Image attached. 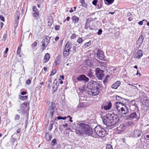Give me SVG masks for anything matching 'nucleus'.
<instances>
[{
    "label": "nucleus",
    "instance_id": "f8f14e48",
    "mask_svg": "<svg viewBox=\"0 0 149 149\" xmlns=\"http://www.w3.org/2000/svg\"><path fill=\"white\" fill-rule=\"evenodd\" d=\"M97 58L101 60H102L104 58V53L101 50L98 49L97 50V52L96 54Z\"/></svg>",
    "mask_w": 149,
    "mask_h": 149
},
{
    "label": "nucleus",
    "instance_id": "3c124183",
    "mask_svg": "<svg viewBox=\"0 0 149 149\" xmlns=\"http://www.w3.org/2000/svg\"><path fill=\"white\" fill-rule=\"evenodd\" d=\"M31 83V81L30 79H28L27 80L26 82V84H27L29 85Z\"/></svg>",
    "mask_w": 149,
    "mask_h": 149
},
{
    "label": "nucleus",
    "instance_id": "052dcab7",
    "mask_svg": "<svg viewBox=\"0 0 149 149\" xmlns=\"http://www.w3.org/2000/svg\"><path fill=\"white\" fill-rule=\"evenodd\" d=\"M139 24L140 25H142L143 24V21H140L139 22Z\"/></svg>",
    "mask_w": 149,
    "mask_h": 149
},
{
    "label": "nucleus",
    "instance_id": "393cba45",
    "mask_svg": "<svg viewBox=\"0 0 149 149\" xmlns=\"http://www.w3.org/2000/svg\"><path fill=\"white\" fill-rule=\"evenodd\" d=\"M45 138L47 141H49L51 140L52 136L51 135H50L49 133H47L45 135Z\"/></svg>",
    "mask_w": 149,
    "mask_h": 149
},
{
    "label": "nucleus",
    "instance_id": "cd10ccee",
    "mask_svg": "<svg viewBox=\"0 0 149 149\" xmlns=\"http://www.w3.org/2000/svg\"><path fill=\"white\" fill-rule=\"evenodd\" d=\"M61 58V55H58L56 58L55 62H56L58 63H59L60 61Z\"/></svg>",
    "mask_w": 149,
    "mask_h": 149
},
{
    "label": "nucleus",
    "instance_id": "412c9836",
    "mask_svg": "<svg viewBox=\"0 0 149 149\" xmlns=\"http://www.w3.org/2000/svg\"><path fill=\"white\" fill-rule=\"evenodd\" d=\"M50 58V55L49 53H47L44 56L43 59L44 62L46 63L47 62Z\"/></svg>",
    "mask_w": 149,
    "mask_h": 149
},
{
    "label": "nucleus",
    "instance_id": "bf43d9fd",
    "mask_svg": "<svg viewBox=\"0 0 149 149\" xmlns=\"http://www.w3.org/2000/svg\"><path fill=\"white\" fill-rule=\"evenodd\" d=\"M131 102L132 105H133L134 106L135 105V103L134 100L131 101Z\"/></svg>",
    "mask_w": 149,
    "mask_h": 149
},
{
    "label": "nucleus",
    "instance_id": "ea45409f",
    "mask_svg": "<svg viewBox=\"0 0 149 149\" xmlns=\"http://www.w3.org/2000/svg\"><path fill=\"white\" fill-rule=\"evenodd\" d=\"M67 118L66 117H62L61 116H58L57 117V119L58 120H61V119H63V120H65Z\"/></svg>",
    "mask_w": 149,
    "mask_h": 149
},
{
    "label": "nucleus",
    "instance_id": "f257e3e1",
    "mask_svg": "<svg viewBox=\"0 0 149 149\" xmlns=\"http://www.w3.org/2000/svg\"><path fill=\"white\" fill-rule=\"evenodd\" d=\"M116 100L119 101V102H116L115 103V107L118 113L120 114L122 113L127 114L129 112V109L123 102L126 101H129V100L118 95H116Z\"/></svg>",
    "mask_w": 149,
    "mask_h": 149
},
{
    "label": "nucleus",
    "instance_id": "4d7b16f0",
    "mask_svg": "<svg viewBox=\"0 0 149 149\" xmlns=\"http://www.w3.org/2000/svg\"><path fill=\"white\" fill-rule=\"evenodd\" d=\"M26 92L25 91H23L21 93V94L22 95H24L26 94Z\"/></svg>",
    "mask_w": 149,
    "mask_h": 149
},
{
    "label": "nucleus",
    "instance_id": "13d9d810",
    "mask_svg": "<svg viewBox=\"0 0 149 149\" xmlns=\"http://www.w3.org/2000/svg\"><path fill=\"white\" fill-rule=\"evenodd\" d=\"M68 149H72V146L71 145H68Z\"/></svg>",
    "mask_w": 149,
    "mask_h": 149
},
{
    "label": "nucleus",
    "instance_id": "c03bdc74",
    "mask_svg": "<svg viewBox=\"0 0 149 149\" xmlns=\"http://www.w3.org/2000/svg\"><path fill=\"white\" fill-rule=\"evenodd\" d=\"M37 42H35L31 45V47L32 48H34V47H36L37 46Z\"/></svg>",
    "mask_w": 149,
    "mask_h": 149
},
{
    "label": "nucleus",
    "instance_id": "603ef678",
    "mask_svg": "<svg viewBox=\"0 0 149 149\" xmlns=\"http://www.w3.org/2000/svg\"><path fill=\"white\" fill-rule=\"evenodd\" d=\"M102 32V30L101 29H100L98 30L97 33V34L98 35H100L101 34Z\"/></svg>",
    "mask_w": 149,
    "mask_h": 149
},
{
    "label": "nucleus",
    "instance_id": "aec40b11",
    "mask_svg": "<svg viewBox=\"0 0 149 149\" xmlns=\"http://www.w3.org/2000/svg\"><path fill=\"white\" fill-rule=\"evenodd\" d=\"M112 104L111 102H109L107 103V105L104 106V109L105 110H108L109 109L111 108Z\"/></svg>",
    "mask_w": 149,
    "mask_h": 149
},
{
    "label": "nucleus",
    "instance_id": "b1692460",
    "mask_svg": "<svg viewBox=\"0 0 149 149\" xmlns=\"http://www.w3.org/2000/svg\"><path fill=\"white\" fill-rule=\"evenodd\" d=\"M76 133L77 134L79 135H83V132L82 129L80 128L77 129L75 130Z\"/></svg>",
    "mask_w": 149,
    "mask_h": 149
},
{
    "label": "nucleus",
    "instance_id": "9d476101",
    "mask_svg": "<svg viewBox=\"0 0 149 149\" xmlns=\"http://www.w3.org/2000/svg\"><path fill=\"white\" fill-rule=\"evenodd\" d=\"M55 104L54 103L52 102L51 103V106L49 107V111L50 112L49 118H52V117L54 113V109L55 107Z\"/></svg>",
    "mask_w": 149,
    "mask_h": 149
},
{
    "label": "nucleus",
    "instance_id": "6ab92c4d",
    "mask_svg": "<svg viewBox=\"0 0 149 149\" xmlns=\"http://www.w3.org/2000/svg\"><path fill=\"white\" fill-rule=\"evenodd\" d=\"M126 128V127L123 124H121L120 126L117 128V130L118 131H123Z\"/></svg>",
    "mask_w": 149,
    "mask_h": 149
},
{
    "label": "nucleus",
    "instance_id": "a878e982",
    "mask_svg": "<svg viewBox=\"0 0 149 149\" xmlns=\"http://www.w3.org/2000/svg\"><path fill=\"white\" fill-rule=\"evenodd\" d=\"M111 76L109 75H107L105 77L104 80L103 81V83L104 85H105L106 84L108 81V79Z\"/></svg>",
    "mask_w": 149,
    "mask_h": 149
},
{
    "label": "nucleus",
    "instance_id": "2eb2a0df",
    "mask_svg": "<svg viewBox=\"0 0 149 149\" xmlns=\"http://www.w3.org/2000/svg\"><path fill=\"white\" fill-rule=\"evenodd\" d=\"M142 132L140 130H135L134 131V136L136 138L140 137L142 134Z\"/></svg>",
    "mask_w": 149,
    "mask_h": 149
},
{
    "label": "nucleus",
    "instance_id": "6e6d98bb",
    "mask_svg": "<svg viewBox=\"0 0 149 149\" xmlns=\"http://www.w3.org/2000/svg\"><path fill=\"white\" fill-rule=\"evenodd\" d=\"M80 2L81 3V5L83 6V4L84 3V0H80Z\"/></svg>",
    "mask_w": 149,
    "mask_h": 149
},
{
    "label": "nucleus",
    "instance_id": "c9c22d12",
    "mask_svg": "<svg viewBox=\"0 0 149 149\" xmlns=\"http://www.w3.org/2000/svg\"><path fill=\"white\" fill-rule=\"evenodd\" d=\"M56 139H54L51 142V145L52 146H54L55 145V144L56 143Z\"/></svg>",
    "mask_w": 149,
    "mask_h": 149
},
{
    "label": "nucleus",
    "instance_id": "0e129e2a",
    "mask_svg": "<svg viewBox=\"0 0 149 149\" xmlns=\"http://www.w3.org/2000/svg\"><path fill=\"white\" fill-rule=\"evenodd\" d=\"M59 39V37L58 36H57L55 38V40L56 41H58Z\"/></svg>",
    "mask_w": 149,
    "mask_h": 149
},
{
    "label": "nucleus",
    "instance_id": "f03ea898",
    "mask_svg": "<svg viewBox=\"0 0 149 149\" xmlns=\"http://www.w3.org/2000/svg\"><path fill=\"white\" fill-rule=\"evenodd\" d=\"M103 123L107 126H111L116 125L119 121L118 116L113 113L107 114L102 118Z\"/></svg>",
    "mask_w": 149,
    "mask_h": 149
},
{
    "label": "nucleus",
    "instance_id": "ddd939ff",
    "mask_svg": "<svg viewBox=\"0 0 149 149\" xmlns=\"http://www.w3.org/2000/svg\"><path fill=\"white\" fill-rule=\"evenodd\" d=\"M144 38V36L142 35H141L139 36L137 42V45L138 46V48H139L141 47Z\"/></svg>",
    "mask_w": 149,
    "mask_h": 149
},
{
    "label": "nucleus",
    "instance_id": "774afa93",
    "mask_svg": "<svg viewBox=\"0 0 149 149\" xmlns=\"http://www.w3.org/2000/svg\"><path fill=\"white\" fill-rule=\"evenodd\" d=\"M128 19L129 21H131L132 19V17H130L128 18Z\"/></svg>",
    "mask_w": 149,
    "mask_h": 149
},
{
    "label": "nucleus",
    "instance_id": "9b49d317",
    "mask_svg": "<svg viewBox=\"0 0 149 149\" xmlns=\"http://www.w3.org/2000/svg\"><path fill=\"white\" fill-rule=\"evenodd\" d=\"M77 80L79 81H83L85 82H87L89 80V78L87 77L86 76L84 75H81L77 77Z\"/></svg>",
    "mask_w": 149,
    "mask_h": 149
},
{
    "label": "nucleus",
    "instance_id": "473e14b6",
    "mask_svg": "<svg viewBox=\"0 0 149 149\" xmlns=\"http://www.w3.org/2000/svg\"><path fill=\"white\" fill-rule=\"evenodd\" d=\"M27 96H20L19 98L22 100H26L27 99Z\"/></svg>",
    "mask_w": 149,
    "mask_h": 149
},
{
    "label": "nucleus",
    "instance_id": "7c9ffc66",
    "mask_svg": "<svg viewBox=\"0 0 149 149\" xmlns=\"http://www.w3.org/2000/svg\"><path fill=\"white\" fill-rule=\"evenodd\" d=\"M91 18H88L87 20V22H86L85 25L86 26H88L89 25V23L91 22Z\"/></svg>",
    "mask_w": 149,
    "mask_h": 149
},
{
    "label": "nucleus",
    "instance_id": "a211bd4d",
    "mask_svg": "<svg viewBox=\"0 0 149 149\" xmlns=\"http://www.w3.org/2000/svg\"><path fill=\"white\" fill-rule=\"evenodd\" d=\"M58 84L59 83L56 81V79H55L54 81L52 87V89L54 92L58 89Z\"/></svg>",
    "mask_w": 149,
    "mask_h": 149
},
{
    "label": "nucleus",
    "instance_id": "5fc2aeb1",
    "mask_svg": "<svg viewBox=\"0 0 149 149\" xmlns=\"http://www.w3.org/2000/svg\"><path fill=\"white\" fill-rule=\"evenodd\" d=\"M20 131L21 129L20 128L18 129L16 131L17 133H20Z\"/></svg>",
    "mask_w": 149,
    "mask_h": 149
},
{
    "label": "nucleus",
    "instance_id": "4be33fe9",
    "mask_svg": "<svg viewBox=\"0 0 149 149\" xmlns=\"http://www.w3.org/2000/svg\"><path fill=\"white\" fill-rule=\"evenodd\" d=\"M72 22L74 24L77 23L79 20V18L76 16H74L72 17Z\"/></svg>",
    "mask_w": 149,
    "mask_h": 149
},
{
    "label": "nucleus",
    "instance_id": "4468645a",
    "mask_svg": "<svg viewBox=\"0 0 149 149\" xmlns=\"http://www.w3.org/2000/svg\"><path fill=\"white\" fill-rule=\"evenodd\" d=\"M49 38V39H48L47 37L45 38L44 39V40L45 41L42 43V49L43 50H44L45 49V48L48 45V43L49 42V40L50 39V38Z\"/></svg>",
    "mask_w": 149,
    "mask_h": 149
},
{
    "label": "nucleus",
    "instance_id": "a18cd8bd",
    "mask_svg": "<svg viewBox=\"0 0 149 149\" xmlns=\"http://www.w3.org/2000/svg\"><path fill=\"white\" fill-rule=\"evenodd\" d=\"M51 122H52V121H51L50 123V125L49 127V129L50 130V131H51L52 129V128H53L52 125H53V124L52 123H51Z\"/></svg>",
    "mask_w": 149,
    "mask_h": 149
},
{
    "label": "nucleus",
    "instance_id": "680f3d73",
    "mask_svg": "<svg viewBox=\"0 0 149 149\" xmlns=\"http://www.w3.org/2000/svg\"><path fill=\"white\" fill-rule=\"evenodd\" d=\"M67 117H69L70 118L69 120V121L71 122H72V118H71V117H70V116H68L67 118Z\"/></svg>",
    "mask_w": 149,
    "mask_h": 149
},
{
    "label": "nucleus",
    "instance_id": "338daca9",
    "mask_svg": "<svg viewBox=\"0 0 149 149\" xmlns=\"http://www.w3.org/2000/svg\"><path fill=\"white\" fill-rule=\"evenodd\" d=\"M58 64V63L55 62V63L53 64V66L55 67Z\"/></svg>",
    "mask_w": 149,
    "mask_h": 149
},
{
    "label": "nucleus",
    "instance_id": "c756f323",
    "mask_svg": "<svg viewBox=\"0 0 149 149\" xmlns=\"http://www.w3.org/2000/svg\"><path fill=\"white\" fill-rule=\"evenodd\" d=\"M20 116L19 115L17 114L15 116L14 119L15 120H18L20 118Z\"/></svg>",
    "mask_w": 149,
    "mask_h": 149
},
{
    "label": "nucleus",
    "instance_id": "dca6fc26",
    "mask_svg": "<svg viewBox=\"0 0 149 149\" xmlns=\"http://www.w3.org/2000/svg\"><path fill=\"white\" fill-rule=\"evenodd\" d=\"M142 51L141 50H138L135 55L134 58H140L143 56Z\"/></svg>",
    "mask_w": 149,
    "mask_h": 149
},
{
    "label": "nucleus",
    "instance_id": "0eeeda50",
    "mask_svg": "<svg viewBox=\"0 0 149 149\" xmlns=\"http://www.w3.org/2000/svg\"><path fill=\"white\" fill-rule=\"evenodd\" d=\"M72 43L70 42H67L63 52V56L65 57L69 55L70 54V49L72 47Z\"/></svg>",
    "mask_w": 149,
    "mask_h": 149
},
{
    "label": "nucleus",
    "instance_id": "72a5a7b5",
    "mask_svg": "<svg viewBox=\"0 0 149 149\" xmlns=\"http://www.w3.org/2000/svg\"><path fill=\"white\" fill-rule=\"evenodd\" d=\"M21 50V47L19 46L17 50V54L19 55V56L20 57H21V55H20V52Z\"/></svg>",
    "mask_w": 149,
    "mask_h": 149
},
{
    "label": "nucleus",
    "instance_id": "49530a36",
    "mask_svg": "<svg viewBox=\"0 0 149 149\" xmlns=\"http://www.w3.org/2000/svg\"><path fill=\"white\" fill-rule=\"evenodd\" d=\"M7 35L6 34H4L3 36V37L2 38V40L3 41H5L6 39Z\"/></svg>",
    "mask_w": 149,
    "mask_h": 149
},
{
    "label": "nucleus",
    "instance_id": "bb28decb",
    "mask_svg": "<svg viewBox=\"0 0 149 149\" xmlns=\"http://www.w3.org/2000/svg\"><path fill=\"white\" fill-rule=\"evenodd\" d=\"M85 63L86 64V65H87L88 66H91L92 65V62L90 60H87L86 59L85 60Z\"/></svg>",
    "mask_w": 149,
    "mask_h": 149
},
{
    "label": "nucleus",
    "instance_id": "58836bf2",
    "mask_svg": "<svg viewBox=\"0 0 149 149\" xmlns=\"http://www.w3.org/2000/svg\"><path fill=\"white\" fill-rule=\"evenodd\" d=\"M33 11L34 12H38V11L37 8V7L36 6H34L33 7Z\"/></svg>",
    "mask_w": 149,
    "mask_h": 149
},
{
    "label": "nucleus",
    "instance_id": "a19ab883",
    "mask_svg": "<svg viewBox=\"0 0 149 149\" xmlns=\"http://www.w3.org/2000/svg\"><path fill=\"white\" fill-rule=\"evenodd\" d=\"M105 1L107 2L109 4H111L114 1V0H105Z\"/></svg>",
    "mask_w": 149,
    "mask_h": 149
},
{
    "label": "nucleus",
    "instance_id": "20e7f679",
    "mask_svg": "<svg viewBox=\"0 0 149 149\" xmlns=\"http://www.w3.org/2000/svg\"><path fill=\"white\" fill-rule=\"evenodd\" d=\"M80 126L81 127L82 131L84 133L90 135L92 134L93 131L91 127L88 125L84 123L79 124Z\"/></svg>",
    "mask_w": 149,
    "mask_h": 149
},
{
    "label": "nucleus",
    "instance_id": "09e8293b",
    "mask_svg": "<svg viewBox=\"0 0 149 149\" xmlns=\"http://www.w3.org/2000/svg\"><path fill=\"white\" fill-rule=\"evenodd\" d=\"M76 35L75 34H73L71 36V39H74L76 37Z\"/></svg>",
    "mask_w": 149,
    "mask_h": 149
},
{
    "label": "nucleus",
    "instance_id": "69168bd1",
    "mask_svg": "<svg viewBox=\"0 0 149 149\" xmlns=\"http://www.w3.org/2000/svg\"><path fill=\"white\" fill-rule=\"evenodd\" d=\"M0 25H1V28H2L3 27V23L2 22H0Z\"/></svg>",
    "mask_w": 149,
    "mask_h": 149
},
{
    "label": "nucleus",
    "instance_id": "5701e85b",
    "mask_svg": "<svg viewBox=\"0 0 149 149\" xmlns=\"http://www.w3.org/2000/svg\"><path fill=\"white\" fill-rule=\"evenodd\" d=\"M144 136L145 139L149 140V128L147 130L146 132L144 134Z\"/></svg>",
    "mask_w": 149,
    "mask_h": 149
},
{
    "label": "nucleus",
    "instance_id": "39448f33",
    "mask_svg": "<svg viewBox=\"0 0 149 149\" xmlns=\"http://www.w3.org/2000/svg\"><path fill=\"white\" fill-rule=\"evenodd\" d=\"M96 134L99 137H104L106 134V131L103 128L99 126H97L94 129Z\"/></svg>",
    "mask_w": 149,
    "mask_h": 149
},
{
    "label": "nucleus",
    "instance_id": "8fccbe9b",
    "mask_svg": "<svg viewBox=\"0 0 149 149\" xmlns=\"http://www.w3.org/2000/svg\"><path fill=\"white\" fill-rule=\"evenodd\" d=\"M0 20H1L2 21H4V18L3 16L0 15Z\"/></svg>",
    "mask_w": 149,
    "mask_h": 149
},
{
    "label": "nucleus",
    "instance_id": "2f4dec72",
    "mask_svg": "<svg viewBox=\"0 0 149 149\" xmlns=\"http://www.w3.org/2000/svg\"><path fill=\"white\" fill-rule=\"evenodd\" d=\"M84 103H80L78 105L77 107L78 108H83L84 107Z\"/></svg>",
    "mask_w": 149,
    "mask_h": 149
},
{
    "label": "nucleus",
    "instance_id": "7ed1b4c3",
    "mask_svg": "<svg viewBox=\"0 0 149 149\" xmlns=\"http://www.w3.org/2000/svg\"><path fill=\"white\" fill-rule=\"evenodd\" d=\"M99 84L96 81H90L88 84L87 88L89 94L94 96L98 94L99 93V87H100Z\"/></svg>",
    "mask_w": 149,
    "mask_h": 149
},
{
    "label": "nucleus",
    "instance_id": "79ce46f5",
    "mask_svg": "<svg viewBox=\"0 0 149 149\" xmlns=\"http://www.w3.org/2000/svg\"><path fill=\"white\" fill-rule=\"evenodd\" d=\"M83 40H82V38H79L77 40V42L79 43H81L82 42Z\"/></svg>",
    "mask_w": 149,
    "mask_h": 149
},
{
    "label": "nucleus",
    "instance_id": "1a4fd4ad",
    "mask_svg": "<svg viewBox=\"0 0 149 149\" xmlns=\"http://www.w3.org/2000/svg\"><path fill=\"white\" fill-rule=\"evenodd\" d=\"M104 71L101 70H99L97 71L95 75L98 79L101 80L102 79L104 76Z\"/></svg>",
    "mask_w": 149,
    "mask_h": 149
},
{
    "label": "nucleus",
    "instance_id": "423d86ee",
    "mask_svg": "<svg viewBox=\"0 0 149 149\" xmlns=\"http://www.w3.org/2000/svg\"><path fill=\"white\" fill-rule=\"evenodd\" d=\"M125 119H129L131 120L133 119L136 120L139 119L140 117V114L138 112H132L129 115H125Z\"/></svg>",
    "mask_w": 149,
    "mask_h": 149
},
{
    "label": "nucleus",
    "instance_id": "4c0bfd02",
    "mask_svg": "<svg viewBox=\"0 0 149 149\" xmlns=\"http://www.w3.org/2000/svg\"><path fill=\"white\" fill-rule=\"evenodd\" d=\"M39 15L38 12H34L33 13V16L34 17H37Z\"/></svg>",
    "mask_w": 149,
    "mask_h": 149
},
{
    "label": "nucleus",
    "instance_id": "f704fd0d",
    "mask_svg": "<svg viewBox=\"0 0 149 149\" xmlns=\"http://www.w3.org/2000/svg\"><path fill=\"white\" fill-rule=\"evenodd\" d=\"M106 149H113L112 146L110 144H108L106 146Z\"/></svg>",
    "mask_w": 149,
    "mask_h": 149
},
{
    "label": "nucleus",
    "instance_id": "de8ad7c7",
    "mask_svg": "<svg viewBox=\"0 0 149 149\" xmlns=\"http://www.w3.org/2000/svg\"><path fill=\"white\" fill-rule=\"evenodd\" d=\"M60 26L59 25H56L55 26V29L56 30H58L59 29Z\"/></svg>",
    "mask_w": 149,
    "mask_h": 149
},
{
    "label": "nucleus",
    "instance_id": "864d4df0",
    "mask_svg": "<svg viewBox=\"0 0 149 149\" xmlns=\"http://www.w3.org/2000/svg\"><path fill=\"white\" fill-rule=\"evenodd\" d=\"M97 0H94L92 1V3L93 5L95 6L97 4Z\"/></svg>",
    "mask_w": 149,
    "mask_h": 149
},
{
    "label": "nucleus",
    "instance_id": "e2e57ef3",
    "mask_svg": "<svg viewBox=\"0 0 149 149\" xmlns=\"http://www.w3.org/2000/svg\"><path fill=\"white\" fill-rule=\"evenodd\" d=\"M8 48H6L5 51L4 52V53H5V54L6 53L8 52Z\"/></svg>",
    "mask_w": 149,
    "mask_h": 149
},
{
    "label": "nucleus",
    "instance_id": "37998d69",
    "mask_svg": "<svg viewBox=\"0 0 149 149\" xmlns=\"http://www.w3.org/2000/svg\"><path fill=\"white\" fill-rule=\"evenodd\" d=\"M56 69L53 70L51 72L50 76H51L52 75L54 74L56 72Z\"/></svg>",
    "mask_w": 149,
    "mask_h": 149
},
{
    "label": "nucleus",
    "instance_id": "e433bc0d",
    "mask_svg": "<svg viewBox=\"0 0 149 149\" xmlns=\"http://www.w3.org/2000/svg\"><path fill=\"white\" fill-rule=\"evenodd\" d=\"M77 47V44H75L74 46L72 48L73 52V53H75L76 52V49Z\"/></svg>",
    "mask_w": 149,
    "mask_h": 149
},
{
    "label": "nucleus",
    "instance_id": "c85d7f7f",
    "mask_svg": "<svg viewBox=\"0 0 149 149\" xmlns=\"http://www.w3.org/2000/svg\"><path fill=\"white\" fill-rule=\"evenodd\" d=\"M91 41H89L88 42H87L85 43L84 45V48H86L90 46L91 45Z\"/></svg>",
    "mask_w": 149,
    "mask_h": 149
},
{
    "label": "nucleus",
    "instance_id": "6e6552de",
    "mask_svg": "<svg viewBox=\"0 0 149 149\" xmlns=\"http://www.w3.org/2000/svg\"><path fill=\"white\" fill-rule=\"evenodd\" d=\"M29 103L27 102H25L23 103L20 107V109L17 110L19 113H20L22 112H24L27 110L29 109Z\"/></svg>",
    "mask_w": 149,
    "mask_h": 149
},
{
    "label": "nucleus",
    "instance_id": "f3484780",
    "mask_svg": "<svg viewBox=\"0 0 149 149\" xmlns=\"http://www.w3.org/2000/svg\"><path fill=\"white\" fill-rule=\"evenodd\" d=\"M120 81H118L111 85V87L113 88L116 89L120 86Z\"/></svg>",
    "mask_w": 149,
    "mask_h": 149
}]
</instances>
